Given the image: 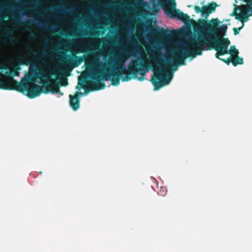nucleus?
Returning a JSON list of instances; mask_svg holds the SVG:
<instances>
[{"mask_svg": "<svg viewBox=\"0 0 252 252\" xmlns=\"http://www.w3.org/2000/svg\"><path fill=\"white\" fill-rule=\"evenodd\" d=\"M150 55V61L148 63H138V61H132L128 65V68L125 66V63L130 56H134V50L129 52L124 50L119 55L116 60L110 58L107 63H103L100 61V56L94 54V62L90 78L93 81L88 82L89 90L85 89V93L90 91H95L104 89L106 85L104 82H101L100 80L109 81L111 78V84L118 86L120 84L121 77L123 82L128 81L131 78H137L142 81L144 79L145 73L149 68L156 72L152 76L151 81L155 87V90H158L162 86L169 83L172 78V75L166 71L168 67V58H166V62L163 60V55L159 48H155L153 51L147 49Z\"/></svg>", "mask_w": 252, "mask_h": 252, "instance_id": "nucleus-1", "label": "nucleus"}, {"mask_svg": "<svg viewBox=\"0 0 252 252\" xmlns=\"http://www.w3.org/2000/svg\"><path fill=\"white\" fill-rule=\"evenodd\" d=\"M225 35H221L219 32L215 36L208 37L202 36L198 37L195 40L191 42L193 49L188 46H183L177 49L174 53L171 58H168V62L173 70H176L179 65H185V59L188 57L194 58L196 55H201L203 50H205V46H207V50H215L217 52L215 57L220 59V56L229 54L231 51L228 50L230 45V41L228 38H224Z\"/></svg>", "mask_w": 252, "mask_h": 252, "instance_id": "nucleus-2", "label": "nucleus"}, {"mask_svg": "<svg viewBox=\"0 0 252 252\" xmlns=\"http://www.w3.org/2000/svg\"><path fill=\"white\" fill-rule=\"evenodd\" d=\"M221 23V22L218 18H212L209 22H208L204 19H200L198 21L197 26H194L193 28L194 31L202 32L203 30H206L208 32H206L204 34L199 35L196 38L191 40L189 42V44L186 46H188L190 49H193L194 48L191 45V42L195 40L199 37H208V34H209L210 36H213L219 32H221V35H225L228 27L225 24L219 26V24Z\"/></svg>", "mask_w": 252, "mask_h": 252, "instance_id": "nucleus-3", "label": "nucleus"}, {"mask_svg": "<svg viewBox=\"0 0 252 252\" xmlns=\"http://www.w3.org/2000/svg\"><path fill=\"white\" fill-rule=\"evenodd\" d=\"M15 85L17 86L16 91L22 93L26 92L27 96L30 98L38 96L41 93H43V86L40 87L34 83L29 84L15 82Z\"/></svg>", "mask_w": 252, "mask_h": 252, "instance_id": "nucleus-4", "label": "nucleus"}, {"mask_svg": "<svg viewBox=\"0 0 252 252\" xmlns=\"http://www.w3.org/2000/svg\"><path fill=\"white\" fill-rule=\"evenodd\" d=\"M36 76L37 78H43L45 79L43 81V93L47 94L49 93L52 94H60L63 95V94L60 89V87L56 83H53L50 78V76L43 71H40L36 73Z\"/></svg>", "mask_w": 252, "mask_h": 252, "instance_id": "nucleus-5", "label": "nucleus"}, {"mask_svg": "<svg viewBox=\"0 0 252 252\" xmlns=\"http://www.w3.org/2000/svg\"><path fill=\"white\" fill-rule=\"evenodd\" d=\"M170 2H171V5L175 9L170 11H166V12L169 15L171 18H176L178 20L182 21L185 24L189 23L191 22L192 20L189 16L187 14L184 13L180 9L175 8L176 3L175 0H162L161 3L162 4H165L169 3Z\"/></svg>", "mask_w": 252, "mask_h": 252, "instance_id": "nucleus-6", "label": "nucleus"}, {"mask_svg": "<svg viewBox=\"0 0 252 252\" xmlns=\"http://www.w3.org/2000/svg\"><path fill=\"white\" fill-rule=\"evenodd\" d=\"M249 5H243L241 9V14L236 12H234L232 14L235 16V19L240 20L242 22L248 20V17L252 16V0H248Z\"/></svg>", "mask_w": 252, "mask_h": 252, "instance_id": "nucleus-7", "label": "nucleus"}, {"mask_svg": "<svg viewBox=\"0 0 252 252\" xmlns=\"http://www.w3.org/2000/svg\"><path fill=\"white\" fill-rule=\"evenodd\" d=\"M84 52L83 48L82 45H77L76 46V49L72 52V56L74 57L75 59L73 60L72 65L74 67H77L81 63L86 60V57L85 56H76V54Z\"/></svg>", "mask_w": 252, "mask_h": 252, "instance_id": "nucleus-8", "label": "nucleus"}, {"mask_svg": "<svg viewBox=\"0 0 252 252\" xmlns=\"http://www.w3.org/2000/svg\"><path fill=\"white\" fill-rule=\"evenodd\" d=\"M149 32L153 35H156L159 37H163L170 36V32H174L175 31H169L163 28L158 29L151 27L149 30Z\"/></svg>", "mask_w": 252, "mask_h": 252, "instance_id": "nucleus-9", "label": "nucleus"}, {"mask_svg": "<svg viewBox=\"0 0 252 252\" xmlns=\"http://www.w3.org/2000/svg\"><path fill=\"white\" fill-rule=\"evenodd\" d=\"M83 94L81 92H76L74 95L70 94L69 104L70 107L75 111L77 110L80 107V96H82Z\"/></svg>", "mask_w": 252, "mask_h": 252, "instance_id": "nucleus-10", "label": "nucleus"}, {"mask_svg": "<svg viewBox=\"0 0 252 252\" xmlns=\"http://www.w3.org/2000/svg\"><path fill=\"white\" fill-rule=\"evenodd\" d=\"M16 80L12 79V82L7 83L4 80L0 79V89L4 90H16L17 86L15 85Z\"/></svg>", "mask_w": 252, "mask_h": 252, "instance_id": "nucleus-11", "label": "nucleus"}, {"mask_svg": "<svg viewBox=\"0 0 252 252\" xmlns=\"http://www.w3.org/2000/svg\"><path fill=\"white\" fill-rule=\"evenodd\" d=\"M27 49L28 51L27 55L28 56L32 55L33 59L34 61H40L42 60L44 57V54L43 53L39 52H34L32 48L29 47H27Z\"/></svg>", "mask_w": 252, "mask_h": 252, "instance_id": "nucleus-12", "label": "nucleus"}, {"mask_svg": "<svg viewBox=\"0 0 252 252\" xmlns=\"http://www.w3.org/2000/svg\"><path fill=\"white\" fill-rule=\"evenodd\" d=\"M194 10L196 13H201V15L202 16L206 15V17H207L210 13H209V11L208 8H207L206 5H204L202 6V7H200L198 6L195 5L194 7Z\"/></svg>", "mask_w": 252, "mask_h": 252, "instance_id": "nucleus-13", "label": "nucleus"}, {"mask_svg": "<svg viewBox=\"0 0 252 252\" xmlns=\"http://www.w3.org/2000/svg\"><path fill=\"white\" fill-rule=\"evenodd\" d=\"M244 63L243 59L237 55L232 58V63L233 66H236L238 64H243Z\"/></svg>", "mask_w": 252, "mask_h": 252, "instance_id": "nucleus-14", "label": "nucleus"}, {"mask_svg": "<svg viewBox=\"0 0 252 252\" xmlns=\"http://www.w3.org/2000/svg\"><path fill=\"white\" fill-rule=\"evenodd\" d=\"M7 39L9 40L11 42H13L15 41V37L12 34V32L9 30H6V38L3 39V42H5Z\"/></svg>", "mask_w": 252, "mask_h": 252, "instance_id": "nucleus-15", "label": "nucleus"}, {"mask_svg": "<svg viewBox=\"0 0 252 252\" xmlns=\"http://www.w3.org/2000/svg\"><path fill=\"white\" fill-rule=\"evenodd\" d=\"M207 8L208 9L209 13H211L214 12L216 10V7L218 6L217 4L215 2H212L206 5Z\"/></svg>", "mask_w": 252, "mask_h": 252, "instance_id": "nucleus-16", "label": "nucleus"}, {"mask_svg": "<svg viewBox=\"0 0 252 252\" xmlns=\"http://www.w3.org/2000/svg\"><path fill=\"white\" fill-rule=\"evenodd\" d=\"M229 51H231L229 54H230L232 57L239 54L238 50L236 48L235 46H231Z\"/></svg>", "mask_w": 252, "mask_h": 252, "instance_id": "nucleus-17", "label": "nucleus"}, {"mask_svg": "<svg viewBox=\"0 0 252 252\" xmlns=\"http://www.w3.org/2000/svg\"><path fill=\"white\" fill-rule=\"evenodd\" d=\"M19 60L21 62L20 64L29 65L31 63L30 61L26 58V56L20 57Z\"/></svg>", "mask_w": 252, "mask_h": 252, "instance_id": "nucleus-18", "label": "nucleus"}, {"mask_svg": "<svg viewBox=\"0 0 252 252\" xmlns=\"http://www.w3.org/2000/svg\"><path fill=\"white\" fill-rule=\"evenodd\" d=\"M167 192V188L165 187H161L158 191V194L160 196H164Z\"/></svg>", "mask_w": 252, "mask_h": 252, "instance_id": "nucleus-19", "label": "nucleus"}, {"mask_svg": "<svg viewBox=\"0 0 252 252\" xmlns=\"http://www.w3.org/2000/svg\"><path fill=\"white\" fill-rule=\"evenodd\" d=\"M219 59L224 62L227 65H229L230 63L231 62L232 63V58H231V57H229L226 59H221L220 58V59Z\"/></svg>", "mask_w": 252, "mask_h": 252, "instance_id": "nucleus-20", "label": "nucleus"}, {"mask_svg": "<svg viewBox=\"0 0 252 252\" xmlns=\"http://www.w3.org/2000/svg\"><path fill=\"white\" fill-rule=\"evenodd\" d=\"M243 26L244 24L243 23L242 26L241 27H239L238 28H234L233 29V30L234 31V34L236 35L239 34L240 31L242 29Z\"/></svg>", "mask_w": 252, "mask_h": 252, "instance_id": "nucleus-21", "label": "nucleus"}, {"mask_svg": "<svg viewBox=\"0 0 252 252\" xmlns=\"http://www.w3.org/2000/svg\"><path fill=\"white\" fill-rule=\"evenodd\" d=\"M39 26L42 27L45 30H49L50 29V27L48 26L47 24H39Z\"/></svg>", "mask_w": 252, "mask_h": 252, "instance_id": "nucleus-22", "label": "nucleus"}, {"mask_svg": "<svg viewBox=\"0 0 252 252\" xmlns=\"http://www.w3.org/2000/svg\"><path fill=\"white\" fill-rule=\"evenodd\" d=\"M14 21L16 23H18V24H20V23H21V24H24V23L23 22H22L21 21V19L20 18H17L16 17H14Z\"/></svg>", "mask_w": 252, "mask_h": 252, "instance_id": "nucleus-23", "label": "nucleus"}, {"mask_svg": "<svg viewBox=\"0 0 252 252\" xmlns=\"http://www.w3.org/2000/svg\"><path fill=\"white\" fill-rule=\"evenodd\" d=\"M67 84V79L65 78L62 82V85L66 86Z\"/></svg>", "mask_w": 252, "mask_h": 252, "instance_id": "nucleus-24", "label": "nucleus"}, {"mask_svg": "<svg viewBox=\"0 0 252 252\" xmlns=\"http://www.w3.org/2000/svg\"><path fill=\"white\" fill-rule=\"evenodd\" d=\"M31 37H32V38H35V37H36L35 34L34 33H33V32H32V33L31 34Z\"/></svg>", "mask_w": 252, "mask_h": 252, "instance_id": "nucleus-25", "label": "nucleus"}, {"mask_svg": "<svg viewBox=\"0 0 252 252\" xmlns=\"http://www.w3.org/2000/svg\"><path fill=\"white\" fill-rule=\"evenodd\" d=\"M102 57H103L104 60L106 61V58H105V55H102Z\"/></svg>", "mask_w": 252, "mask_h": 252, "instance_id": "nucleus-26", "label": "nucleus"}, {"mask_svg": "<svg viewBox=\"0 0 252 252\" xmlns=\"http://www.w3.org/2000/svg\"><path fill=\"white\" fill-rule=\"evenodd\" d=\"M29 24H31L32 23V21H30L29 22H28Z\"/></svg>", "mask_w": 252, "mask_h": 252, "instance_id": "nucleus-27", "label": "nucleus"}, {"mask_svg": "<svg viewBox=\"0 0 252 252\" xmlns=\"http://www.w3.org/2000/svg\"><path fill=\"white\" fill-rule=\"evenodd\" d=\"M67 57L69 58H71V56L70 55H67Z\"/></svg>", "mask_w": 252, "mask_h": 252, "instance_id": "nucleus-28", "label": "nucleus"}, {"mask_svg": "<svg viewBox=\"0 0 252 252\" xmlns=\"http://www.w3.org/2000/svg\"><path fill=\"white\" fill-rule=\"evenodd\" d=\"M5 73H6V74H9V73H8V72H6Z\"/></svg>", "mask_w": 252, "mask_h": 252, "instance_id": "nucleus-29", "label": "nucleus"}, {"mask_svg": "<svg viewBox=\"0 0 252 252\" xmlns=\"http://www.w3.org/2000/svg\"><path fill=\"white\" fill-rule=\"evenodd\" d=\"M2 19L1 18H0V21H2Z\"/></svg>", "mask_w": 252, "mask_h": 252, "instance_id": "nucleus-30", "label": "nucleus"}]
</instances>
